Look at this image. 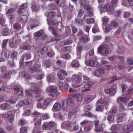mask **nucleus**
Returning <instances> with one entry per match:
<instances>
[{"label": "nucleus", "mask_w": 133, "mask_h": 133, "mask_svg": "<svg viewBox=\"0 0 133 133\" xmlns=\"http://www.w3.org/2000/svg\"><path fill=\"white\" fill-rule=\"evenodd\" d=\"M32 6H31L32 9L34 11L38 10L39 8V7L35 4H34V3L32 4Z\"/></svg>", "instance_id": "45"}, {"label": "nucleus", "mask_w": 133, "mask_h": 133, "mask_svg": "<svg viewBox=\"0 0 133 133\" xmlns=\"http://www.w3.org/2000/svg\"><path fill=\"white\" fill-rule=\"evenodd\" d=\"M54 108L57 111H59L61 109V104L58 103H55L53 106Z\"/></svg>", "instance_id": "27"}, {"label": "nucleus", "mask_w": 133, "mask_h": 133, "mask_svg": "<svg viewBox=\"0 0 133 133\" xmlns=\"http://www.w3.org/2000/svg\"><path fill=\"white\" fill-rule=\"evenodd\" d=\"M26 123V121L24 120L20 119L18 121V126L22 127L25 125Z\"/></svg>", "instance_id": "41"}, {"label": "nucleus", "mask_w": 133, "mask_h": 133, "mask_svg": "<svg viewBox=\"0 0 133 133\" xmlns=\"http://www.w3.org/2000/svg\"><path fill=\"white\" fill-rule=\"evenodd\" d=\"M88 65L91 67H98L99 64L97 62L91 60L88 63Z\"/></svg>", "instance_id": "14"}, {"label": "nucleus", "mask_w": 133, "mask_h": 133, "mask_svg": "<svg viewBox=\"0 0 133 133\" xmlns=\"http://www.w3.org/2000/svg\"><path fill=\"white\" fill-rule=\"evenodd\" d=\"M84 20L86 21V23L88 24H90L93 23L95 21V19L93 18H86V19Z\"/></svg>", "instance_id": "35"}, {"label": "nucleus", "mask_w": 133, "mask_h": 133, "mask_svg": "<svg viewBox=\"0 0 133 133\" xmlns=\"http://www.w3.org/2000/svg\"><path fill=\"white\" fill-rule=\"evenodd\" d=\"M67 73L65 71L61 69L58 72L57 75L60 79L63 80L64 79L65 76H67Z\"/></svg>", "instance_id": "10"}, {"label": "nucleus", "mask_w": 133, "mask_h": 133, "mask_svg": "<svg viewBox=\"0 0 133 133\" xmlns=\"http://www.w3.org/2000/svg\"><path fill=\"white\" fill-rule=\"evenodd\" d=\"M19 16L17 19V21L20 23L24 24L26 23L27 21V16L23 14L19 15Z\"/></svg>", "instance_id": "9"}, {"label": "nucleus", "mask_w": 133, "mask_h": 133, "mask_svg": "<svg viewBox=\"0 0 133 133\" xmlns=\"http://www.w3.org/2000/svg\"><path fill=\"white\" fill-rule=\"evenodd\" d=\"M93 84V83L91 82H89L87 83L84 85V88L85 89L84 90V91H87L89 90V88L92 86Z\"/></svg>", "instance_id": "21"}, {"label": "nucleus", "mask_w": 133, "mask_h": 133, "mask_svg": "<svg viewBox=\"0 0 133 133\" xmlns=\"http://www.w3.org/2000/svg\"><path fill=\"white\" fill-rule=\"evenodd\" d=\"M49 30L55 36V38H54V37H52L51 39L52 41H59V39L56 38L58 36V35L57 32H56L55 29L53 27L50 26L49 28Z\"/></svg>", "instance_id": "8"}, {"label": "nucleus", "mask_w": 133, "mask_h": 133, "mask_svg": "<svg viewBox=\"0 0 133 133\" xmlns=\"http://www.w3.org/2000/svg\"><path fill=\"white\" fill-rule=\"evenodd\" d=\"M70 50V48L68 46L64 47L61 49L62 51L64 52H68Z\"/></svg>", "instance_id": "62"}, {"label": "nucleus", "mask_w": 133, "mask_h": 133, "mask_svg": "<svg viewBox=\"0 0 133 133\" xmlns=\"http://www.w3.org/2000/svg\"><path fill=\"white\" fill-rule=\"evenodd\" d=\"M48 24L49 25H55L58 24V23L57 21H50L48 22Z\"/></svg>", "instance_id": "54"}, {"label": "nucleus", "mask_w": 133, "mask_h": 133, "mask_svg": "<svg viewBox=\"0 0 133 133\" xmlns=\"http://www.w3.org/2000/svg\"><path fill=\"white\" fill-rule=\"evenodd\" d=\"M70 56V55L68 53H65L62 55L61 57L65 60L69 59Z\"/></svg>", "instance_id": "34"}, {"label": "nucleus", "mask_w": 133, "mask_h": 133, "mask_svg": "<svg viewBox=\"0 0 133 133\" xmlns=\"http://www.w3.org/2000/svg\"><path fill=\"white\" fill-rule=\"evenodd\" d=\"M114 119V117L112 115H109L107 117V120L110 123L113 122Z\"/></svg>", "instance_id": "36"}, {"label": "nucleus", "mask_w": 133, "mask_h": 133, "mask_svg": "<svg viewBox=\"0 0 133 133\" xmlns=\"http://www.w3.org/2000/svg\"><path fill=\"white\" fill-rule=\"evenodd\" d=\"M75 81L77 83H79L81 82V79L79 76H75L74 78Z\"/></svg>", "instance_id": "49"}, {"label": "nucleus", "mask_w": 133, "mask_h": 133, "mask_svg": "<svg viewBox=\"0 0 133 133\" xmlns=\"http://www.w3.org/2000/svg\"><path fill=\"white\" fill-rule=\"evenodd\" d=\"M108 47L107 44L103 43L99 46L97 48V52L98 54L104 55V51L105 49Z\"/></svg>", "instance_id": "7"}, {"label": "nucleus", "mask_w": 133, "mask_h": 133, "mask_svg": "<svg viewBox=\"0 0 133 133\" xmlns=\"http://www.w3.org/2000/svg\"><path fill=\"white\" fill-rule=\"evenodd\" d=\"M67 104H69L70 105H74V102L70 97H69L68 98Z\"/></svg>", "instance_id": "42"}, {"label": "nucleus", "mask_w": 133, "mask_h": 133, "mask_svg": "<svg viewBox=\"0 0 133 133\" xmlns=\"http://www.w3.org/2000/svg\"><path fill=\"white\" fill-rule=\"evenodd\" d=\"M8 42L7 40H3L2 45V47L3 49H6V45Z\"/></svg>", "instance_id": "58"}, {"label": "nucleus", "mask_w": 133, "mask_h": 133, "mask_svg": "<svg viewBox=\"0 0 133 133\" xmlns=\"http://www.w3.org/2000/svg\"><path fill=\"white\" fill-rule=\"evenodd\" d=\"M117 88V86L114 85L110 88L105 89L104 91L106 94H109L110 96H114L116 92Z\"/></svg>", "instance_id": "3"}, {"label": "nucleus", "mask_w": 133, "mask_h": 133, "mask_svg": "<svg viewBox=\"0 0 133 133\" xmlns=\"http://www.w3.org/2000/svg\"><path fill=\"white\" fill-rule=\"evenodd\" d=\"M42 34L43 32L42 31H39L35 33L34 35V38L36 39H37L38 38L42 36Z\"/></svg>", "instance_id": "30"}, {"label": "nucleus", "mask_w": 133, "mask_h": 133, "mask_svg": "<svg viewBox=\"0 0 133 133\" xmlns=\"http://www.w3.org/2000/svg\"><path fill=\"white\" fill-rule=\"evenodd\" d=\"M102 124H99L98 126L95 127V131L97 132H99L103 131V128L102 127Z\"/></svg>", "instance_id": "28"}, {"label": "nucleus", "mask_w": 133, "mask_h": 133, "mask_svg": "<svg viewBox=\"0 0 133 133\" xmlns=\"http://www.w3.org/2000/svg\"><path fill=\"white\" fill-rule=\"evenodd\" d=\"M83 51V46H78L76 49V54L77 56V59H80L81 58V54Z\"/></svg>", "instance_id": "11"}, {"label": "nucleus", "mask_w": 133, "mask_h": 133, "mask_svg": "<svg viewBox=\"0 0 133 133\" xmlns=\"http://www.w3.org/2000/svg\"><path fill=\"white\" fill-rule=\"evenodd\" d=\"M110 24L111 26L113 27L118 26L119 24L118 22L117 21L114 20L110 21Z\"/></svg>", "instance_id": "29"}, {"label": "nucleus", "mask_w": 133, "mask_h": 133, "mask_svg": "<svg viewBox=\"0 0 133 133\" xmlns=\"http://www.w3.org/2000/svg\"><path fill=\"white\" fill-rule=\"evenodd\" d=\"M30 76L29 74L27 72L24 71L23 72V74L22 75V77L24 78L25 79H28L29 78Z\"/></svg>", "instance_id": "38"}, {"label": "nucleus", "mask_w": 133, "mask_h": 133, "mask_svg": "<svg viewBox=\"0 0 133 133\" xmlns=\"http://www.w3.org/2000/svg\"><path fill=\"white\" fill-rule=\"evenodd\" d=\"M14 9L13 8H11L9 9H8V10L6 12V14L8 15V14H12L14 13Z\"/></svg>", "instance_id": "57"}, {"label": "nucleus", "mask_w": 133, "mask_h": 133, "mask_svg": "<svg viewBox=\"0 0 133 133\" xmlns=\"http://www.w3.org/2000/svg\"><path fill=\"white\" fill-rule=\"evenodd\" d=\"M124 131L127 133L133 131V127L132 126L129 125H125L123 128Z\"/></svg>", "instance_id": "12"}, {"label": "nucleus", "mask_w": 133, "mask_h": 133, "mask_svg": "<svg viewBox=\"0 0 133 133\" xmlns=\"http://www.w3.org/2000/svg\"><path fill=\"white\" fill-rule=\"evenodd\" d=\"M109 19L105 17H104L102 19V21H103V24L105 25H106L108 23Z\"/></svg>", "instance_id": "53"}, {"label": "nucleus", "mask_w": 133, "mask_h": 133, "mask_svg": "<svg viewBox=\"0 0 133 133\" xmlns=\"http://www.w3.org/2000/svg\"><path fill=\"white\" fill-rule=\"evenodd\" d=\"M27 7V4L26 3H23L21 5L17 10L18 15L24 14L26 10Z\"/></svg>", "instance_id": "6"}, {"label": "nucleus", "mask_w": 133, "mask_h": 133, "mask_svg": "<svg viewBox=\"0 0 133 133\" xmlns=\"http://www.w3.org/2000/svg\"><path fill=\"white\" fill-rule=\"evenodd\" d=\"M48 15L49 18H53L56 16V13L55 12H50L49 13Z\"/></svg>", "instance_id": "51"}, {"label": "nucleus", "mask_w": 133, "mask_h": 133, "mask_svg": "<svg viewBox=\"0 0 133 133\" xmlns=\"http://www.w3.org/2000/svg\"><path fill=\"white\" fill-rule=\"evenodd\" d=\"M118 58L120 64L118 67V72L119 74H122L124 73V72L125 71L124 65L125 63L124 62V58L122 56H119Z\"/></svg>", "instance_id": "1"}, {"label": "nucleus", "mask_w": 133, "mask_h": 133, "mask_svg": "<svg viewBox=\"0 0 133 133\" xmlns=\"http://www.w3.org/2000/svg\"><path fill=\"white\" fill-rule=\"evenodd\" d=\"M53 101L54 100L52 99L48 98L44 101V105L47 106L49 104H51Z\"/></svg>", "instance_id": "25"}, {"label": "nucleus", "mask_w": 133, "mask_h": 133, "mask_svg": "<svg viewBox=\"0 0 133 133\" xmlns=\"http://www.w3.org/2000/svg\"><path fill=\"white\" fill-rule=\"evenodd\" d=\"M43 63L44 65L46 67H49L50 66V63L48 61H45L43 62Z\"/></svg>", "instance_id": "60"}, {"label": "nucleus", "mask_w": 133, "mask_h": 133, "mask_svg": "<svg viewBox=\"0 0 133 133\" xmlns=\"http://www.w3.org/2000/svg\"><path fill=\"white\" fill-rule=\"evenodd\" d=\"M121 125L119 124L116 125H112L111 127V129L114 131L112 132H110L108 133H117L118 130H120Z\"/></svg>", "instance_id": "13"}, {"label": "nucleus", "mask_w": 133, "mask_h": 133, "mask_svg": "<svg viewBox=\"0 0 133 133\" xmlns=\"http://www.w3.org/2000/svg\"><path fill=\"white\" fill-rule=\"evenodd\" d=\"M106 8L107 11L109 12L113 10V6L111 5H105L104 7Z\"/></svg>", "instance_id": "26"}, {"label": "nucleus", "mask_w": 133, "mask_h": 133, "mask_svg": "<svg viewBox=\"0 0 133 133\" xmlns=\"http://www.w3.org/2000/svg\"><path fill=\"white\" fill-rule=\"evenodd\" d=\"M48 7L51 10H54L57 8L55 4L54 3H51L48 6Z\"/></svg>", "instance_id": "52"}, {"label": "nucleus", "mask_w": 133, "mask_h": 133, "mask_svg": "<svg viewBox=\"0 0 133 133\" xmlns=\"http://www.w3.org/2000/svg\"><path fill=\"white\" fill-rule=\"evenodd\" d=\"M70 65L71 66L74 67H78L79 65V61L77 59H74Z\"/></svg>", "instance_id": "22"}, {"label": "nucleus", "mask_w": 133, "mask_h": 133, "mask_svg": "<svg viewBox=\"0 0 133 133\" xmlns=\"http://www.w3.org/2000/svg\"><path fill=\"white\" fill-rule=\"evenodd\" d=\"M13 27L14 29L18 31L21 29V25L19 23H16L14 24Z\"/></svg>", "instance_id": "31"}, {"label": "nucleus", "mask_w": 133, "mask_h": 133, "mask_svg": "<svg viewBox=\"0 0 133 133\" xmlns=\"http://www.w3.org/2000/svg\"><path fill=\"white\" fill-rule=\"evenodd\" d=\"M103 108V105H98L96 108V110L97 111H99L102 110Z\"/></svg>", "instance_id": "61"}, {"label": "nucleus", "mask_w": 133, "mask_h": 133, "mask_svg": "<svg viewBox=\"0 0 133 133\" xmlns=\"http://www.w3.org/2000/svg\"><path fill=\"white\" fill-rule=\"evenodd\" d=\"M85 9L87 11H89L93 10L92 8L89 4H86L84 6Z\"/></svg>", "instance_id": "46"}, {"label": "nucleus", "mask_w": 133, "mask_h": 133, "mask_svg": "<svg viewBox=\"0 0 133 133\" xmlns=\"http://www.w3.org/2000/svg\"><path fill=\"white\" fill-rule=\"evenodd\" d=\"M9 34V30L6 28H4L3 30L2 35L3 36H7Z\"/></svg>", "instance_id": "43"}, {"label": "nucleus", "mask_w": 133, "mask_h": 133, "mask_svg": "<svg viewBox=\"0 0 133 133\" xmlns=\"http://www.w3.org/2000/svg\"><path fill=\"white\" fill-rule=\"evenodd\" d=\"M127 101V98L123 97H119L117 99V103L122 110H125V104Z\"/></svg>", "instance_id": "2"}, {"label": "nucleus", "mask_w": 133, "mask_h": 133, "mask_svg": "<svg viewBox=\"0 0 133 133\" xmlns=\"http://www.w3.org/2000/svg\"><path fill=\"white\" fill-rule=\"evenodd\" d=\"M11 74L9 71L4 72L2 74V77L3 78L10 79L11 78Z\"/></svg>", "instance_id": "17"}, {"label": "nucleus", "mask_w": 133, "mask_h": 133, "mask_svg": "<svg viewBox=\"0 0 133 133\" xmlns=\"http://www.w3.org/2000/svg\"><path fill=\"white\" fill-rule=\"evenodd\" d=\"M126 115L125 113H122L121 116H118L117 118V122L118 123L122 122L123 121V118Z\"/></svg>", "instance_id": "23"}, {"label": "nucleus", "mask_w": 133, "mask_h": 133, "mask_svg": "<svg viewBox=\"0 0 133 133\" xmlns=\"http://www.w3.org/2000/svg\"><path fill=\"white\" fill-rule=\"evenodd\" d=\"M31 48V47L29 45H24L22 47V49L25 50H30Z\"/></svg>", "instance_id": "50"}, {"label": "nucleus", "mask_w": 133, "mask_h": 133, "mask_svg": "<svg viewBox=\"0 0 133 133\" xmlns=\"http://www.w3.org/2000/svg\"><path fill=\"white\" fill-rule=\"evenodd\" d=\"M9 44L10 46L12 48H16L17 47V46L14 44L13 41L11 40L10 41Z\"/></svg>", "instance_id": "48"}, {"label": "nucleus", "mask_w": 133, "mask_h": 133, "mask_svg": "<svg viewBox=\"0 0 133 133\" xmlns=\"http://www.w3.org/2000/svg\"><path fill=\"white\" fill-rule=\"evenodd\" d=\"M22 57L27 60L30 58L31 54L30 53H26L23 55Z\"/></svg>", "instance_id": "44"}, {"label": "nucleus", "mask_w": 133, "mask_h": 133, "mask_svg": "<svg viewBox=\"0 0 133 133\" xmlns=\"http://www.w3.org/2000/svg\"><path fill=\"white\" fill-rule=\"evenodd\" d=\"M38 84L34 83H31V91L37 94H39L41 93V89L39 88H38Z\"/></svg>", "instance_id": "4"}, {"label": "nucleus", "mask_w": 133, "mask_h": 133, "mask_svg": "<svg viewBox=\"0 0 133 133\" xmlns=\"http://www.w3.org/2000/svg\"><path fill=\"white\" fill-rule=\"evenodd\" d=\"M92 127L91 125L84 128V130L85 132H88L90 131L92 129Z\"/></svg>", "instance_id": "56"}, {"label": "nucleus", "mask_w": 133, "mask_h": 133, "mask_svg": "<svg viewBox=\"0 0 133 133\" xmlns=\"http://www.w3.org/2000/svg\"><path fill=\"white\" fill-rule=\"evenodd\" d=\"M12 112L11 111H9L6 113L3 114L2 115V116L4 118H7L10 117V116H12Z\"/></svg>", "instance_id": "40"}, {"label": "nucleus", "mask_w": 133, "mask_h": 133, "mask_svg": "<svg viewBox=\"0 0 133 133\" xmlns=\"http://www.w3.org/2000/svg\"><path fill=\"white\" fill-rule=\"evenodd\" d=\"M18 55V52L17 51L12 52L11 55V58H14L17 57Z\"/></svg>", "instance_id": "59"}, {"label": "nucleus", "mask_w": 133, "mask_h": 133, "mask_svg": "<svg viewBox=\"0 0 133 133\" xmlns=\"http://www.w3.org/2000/svg\"><path fill=\"white\" fill-rule=\"evenodd\" d=\"M28 127H22L20 129V133H28Z\"/></svg>", "instance_id": "37"}, {"label": "nucleus", "mask_w": 133, "mask_h": 133, "mask_svg": "<svg viewBox=\"0 0 133 133\" xmlns=\"http://www.w3.org/2000/svg\"><path fill=\"white\" fill-rule=\"evenodd\" d=\"M49 89L55 95L56 97L60 95L59 93L57 92V90L56 87L52 86H50Z\"/></svg>", "instance_id": "19"}, {"label": "nucleus", "mask_w": 133, "mask_h": 133, "mask_svg": "<svg viewBox=\"0 0 133 133\" xmlns=\"http://www.w3.org/2000/svg\"><path fill=\"white\" fill-rule=\"evenodd\" d=\"M24 101L26 105L30 104L32 102V100L31 99L28 98L27 99L24 100Z\"/></svg>", "instance_id": "64"}, {"label": "nucleus", "mask_w": 133, "mask_h": 133, "mask_svg": "<svg viewBox=\"0 0 133 133\" xmlns=\"http://www.w3.org/2000/svg\"><path fill=\"white\" fill-rule=\"evenodd\" d=\"M41 65L36 63L30 68L29 69L30 72L33 73L34 72H41L42 71L41 69H40Z\"/></svg>", "instance_id": "5"}, {"label": "nucleus", "mask_w": 133, "mask_h": 133, "mask_svg": "<svg viewBox=\"0 0 133 133\" xmlns=\"http://www.w3.org/2000/svg\"><path fill=\"white\" fill-rule=\"evenodd\" d=\"M81 40L83 43H87L90 40L89 36H88L85 35L82 37Z\"/></svg>", "instance_id": "24"}, {"label": "nucleus", "mask_w": 133, "mask_h": 133, "mask_svg": "<svg viewBox=\"0 0 133 133\" xmlns=\"http://www.w3.org/2000/svg\"><path fill=\"white\" fill-rule=\"evenodd\" d=\"M105 101L104 99H98L96 102V103L97 104H104V103Z\"/></svg>", "instance_id": "63"}, {"label": "nucleus", "mask_w": 133, "mask_h": 133, "mask_svg": "<svg viewBox=\"0 0 133 133\" xmlns=\"http://www.w3.org/2000/svg\"><path fill=\"white\" fill-rule=\"evenodd\" d=\"M48 50V47L47 46H45L41 49L40 51V53L41 54H44Z\"/></svg>", "instance_id": "47"}, {"label": "nucleus", "mask_w": 133, "mask_h": 133, "mask_svg": "<svg viewBox=\"0 0 133 133\" xmlns=\"http://www.w3.org/2000/svg\"><path fill=\"white\" fill-rule=\"evenodd\" d=\"M47 79L49 82H53L55 80V78L52 75H48L47 76Z\"/></svg>", "instance_id": "33"}, {"label": "nucleus", "mask_w": 133, "mask_h": 133, "mask_svg": "<svg viewBox=\"0 0 133 133\" xmlns=\"http://www.w3.org/2000/svg\"><path fill=\"white\" fill-rule=\"evenodd\" d=\"M9 105L7 103H4L2 104L1 106V108L5 110L8 108Z\"/></svg>", "instance_id": "55"}, {"label": "nucleus", "mask_w": 133, "mask_h": 133, "mask_svg": "<svg viewBox=\"0 0 133 133\" xmlns=\"http://www.w3.org/2000/svg\"><path fill=\"white\" fill-rule=\"evenodd\" d=\"M94 16L93 10L88 11L83 16V18L85 20L86 19L87 17H93Z\"/></svg>", "instance_id": "20"}, {"label": "nucleus", "mask_w": 133, "mask_h": 133, "mask_svg": "<svg viewBox=\"0 0 133 133\" xmlns=\"http://www.w3.org/2000/svg\"><path fill=\"white\" fill-rule=\"evenodd\" d=\"M42 114L36 111H34L32 112V117H35L34 119L35 121L36 120L39 118H41Z\"/></svg>", "instance_id": "15"}, {"label": "nucleus", "mask_w": 133, "mask_h": 133, "mask_svg": "<svg viewBox=\"0 0 133 133\" xmlns=\"http://www.w3.org/2000/svg\"><path fill=\"white\" fill-rule=\"evenodd\" d=\"M111 53V50L110 49L106 48L104 51V55L105 56H108Z\"/></svg>", "instance_id": "39"}, {"label": "nucleus", "mask_w": 133, "mask_h": 133, "mask_svg": "<svg viewBox=\"0 0 133 133\" xmlns=\"http://www.w3.org/2000/svg\"><path fill=\"white\" fill-rule=\"evenodd\" d=\"M99 29L98 25L96 24L93 27L92 29V32L93 33H95L98 32L99 31Z\"/></svg>", "instance_id": "32"}, {"label": "nucleus", "mask_w": 133, "mask_h": 133, "mask_svg": "<svg viewBox=\"0 0 133 133\" xmlns=\"http://www.w3.org/2000/svg\"><path fill=\"white\" fill-rule=\"evenodd\" d=\"M14 92L16 93H18L20 91L21 93L19 94V95L23 96V89L21 87L17 86L15 87L14 89Z\"/></svg>", "instance_id": "16"}, {"label": "nucleus", "mask_w": 133, "mask_h": 133, "mask_svg": "<svg viewBox=\"0 0 133 133\" xmlns=\"http://www.w3.org/2000/svg\"><path fill=\"white\" fill-rule=\"evenodd\" d=\"M104 73V70L101 69L96 70L95 71V75L98 77H101L102 75Z\"/></svg>", "instance_id": "18"}]
</instances>
